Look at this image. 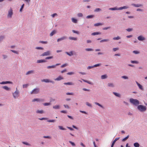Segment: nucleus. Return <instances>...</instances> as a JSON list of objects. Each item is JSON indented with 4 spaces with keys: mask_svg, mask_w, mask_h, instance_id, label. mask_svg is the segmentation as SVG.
Wrapping results in <instances>:
<instances>
[{
    "mask_svg": "<svg viewBox=\"0 0 147 147\" xmlns=\"http://www.w3.org/2000/svg\"><path fill=\"white\" fill-rule=\"evenodd\" d=\"M130 102L134 105L137 106L139 104V101L137 99L131 98L129 99Z\"/></svg>",
    "mask_w": 147,
    "mask_h": 147,
    "instance_id": "nucleus-1",
    "label": "nucleus"
},
{
    "mask_svg": "<svg viewBox=\"0 0 147 147\" xmlns=\"http://www.w3.org/2000/svg\"><path fill=\"white\" fill-rule=\"evenodd\" d=\"M138 109L141 112H144L146 110V108L145 106L140 105L138 106Z\"/></svg>",
    "mask_w": 147,
    "mask_h": 147,
    "instance_id": "nucleus-2",
    "label": "nucleus"
},
{
    "mask_svg": "<svg viewBox=\"0 0 147 147\" xmlns=\"http://www.w3.org/2000/svg\"><path fill=\"white\" fill-rule=\"evenodd\" d=\"M40 89L39 88H37L33 89L31 92V94H36L39 93Z\"/></svg>",
    "mask_w": 147,
    "mask_h": 147,
    "instance_id": "nucleus-3",
    "label": "nucleus"
},
{
    "mask_svg": "<svg viewBox=\"0 0 147 147\" xmlns=\"http://www.w3.org/2000/svg\"><path fill=\"white\" fill-rule=\"evenodd\" d=\"M51 52L50 51H47L43 53L40 55L41 56H49L51 55Z\"/></svg>",
    "mask_w": 147,
    "mask_h": 147,
    "instance_id": "nucleus-4",
    "label": "nucleus"
},
{
    "mask_svg": "<svg viewBox=\"0 0 147 147\" xmlns=\"http://www.w3.org/2000/svg\"><path fill=\"white\" fill-rule=\"evenodd\" d=\"M19 94V91L17 90V88L16 91L14 92L13 93V95L14 98L15 99L18 96V95Z\"/></svg>",
    "mask_w": 147,
    "mask_h": 147,
    "instance_id": "nucleus-5",
    "label": "nucleus"
},
{
    "mask_svg": "<svg viewBox=\"0 0 147 147\" xmlns=\"http://www.w3.org/2000/svg\"><path fill=\"white\" fill-rule=\"evenodd\" d=\"M67 37L66 36H63L62 37L58 38L57 40V42H59L62 41L63 40L67 39Z\"/></svg>",
    "mask_w": 147,
    "mask_h": 147,
    "instance_id": "nucleus-6",
    "label": "nucleus"
},
{
    "mask_svg": "<svg viewBox=\"0 0 147 147\" xmlns=\"http://www.w3.org/2000/svg\"><path fill=\"white\" fill-rule=\"evenodd\" d=\"M13 14V10L11 8L8 11V13L7 15V17L11 18Z\"/></svg>",
    "mask_w": 147,
    "mask_h": 147,
    "instance_id": "nucleus-7",
    "label": "nucleus"
},
{
    "mask_svg": "<svg viewBox=\"0 0 147 147\" xmlns=\"http://www.w3.org/2000/svg\"><path fill=\"white\" fill-rule=\"evenodd\" d=\"M42 82H45L47 83L51 82L53 84L54 83V82L53 81H50L48 79H44L41 80Z\"/></svg>",
    "mask_w": 147,
    "mask_h": 147,
    "instance_id": "nucleus-8",
    "label": "nucleus"
},
{
    "mask_svg": "<svg viewBox=\"0 0 147 147\" xmlns=\"http://www.w3.org/2000/svg\"><path fill=\"white\" fill-rule=\"evenodd\" d=\"M138 39L140 41H142L145 40L146 38L142 35H140L138 37Z\"/></svg>",
    "mask_w": 147,
    "mask_h": 147,
    "instance_id": "nucleus-9",
    "label": "nucleus"
},
{
    "mask_svg": "<svg viewBox=\"0 0 147 147\" xmlns=\"http://www.w3.org/2000/svg\"><path fill=\"white\" fill-rule=\"evenodd\" d=\"M47 62V61L45 59H40L37 60V63H45Z\"/></svg>",
    "mask_w": 147,
    "mask_h": 147,
    "instance_id": "nucleus-10",
    "label": "nucleus"
},
{
    "mask_svg": "<svg viewBox=\"0 0 147 147\" xmlns=\"http://www.w3.org/2000/svg\"><path fill=\"white\" fill-rule=\"evenodd\" d=\"M119 138V137L116 138L114 140L113 142L111 145V147H113L114 145L117 141L118 140Z\"/></svg>",
    "mask_w": 147,
    "mask_h": 147,
    "instance_id": "nucleus-11",
    "label": "nucleus"
},
{
    "mask_svg": "<svg viewBox=\"0 0 147 147\" xmlns=\"http://www.w3.org/2000/svg\"><path fill=\"white\" fill-rule=\"evenodd\" d=\"M131 5L136 7H139L143 6V5L142 4H135L134 3H132Z\"/></svg>",
    "mask_w": 147,
    "mask_h": 147,
    "instance_id": "nucleus-12",
    "label": "nucleus"
},
{
    "mask_svg": "<svg viewBox=\"0 0 147 147\" xmlns=\"http://www.w3.org/2000/svg\"><path fill=\"white\" fill-rule=\"evenodd\" d=\"M129 7L128 6H125L118 8H117V10H121L124 9H127Z\"/></svg>",
    "mask_w": 147,
    "mask_h": 147,
    "instance_id": "nucleus-13",
    "label": "nucleus"
},
{
    "mask_svg": "<svg viewBox=\"0 0 147 147\" xmlns=\"http://www.w3.org/2000/svg\"><path fill=\"white\" fill-rule=\"evenodd\" d=\"M63 78L61 76H60L58 77L55 79V80L56 81H60L61 80H63Z\"/></svg>",
    "mask_w": 147,
    "mask_h": 147,
    "instance_id": "nucleus-14",
    "label": "nucleus"
},
{
    "mask_svg": "<svg viewBox=\"0 0 147 147\" xmlns=\"http://www.w3.org/2000/svg\"><path fill=\"white\" fill-rule=\"evenodd\" d=\"M65 53L70 56H71L73 55V51H71L70 52H66Z\"/></svg>",
    "mask_w": 147,
    "mask_h": 147,
    "instance_id": "nucleus-15",
    "label": "nucleus"
},
{
    "mask_svg": "<svg viewBox=\"0 0 147 147\" xmlns=\"http://www.w3.org/2000/svg\"><path fill=\"white\" fill-rule=\"evenodd\" d=\"M57 32V31L56 30H54L50 34V36H52L55 34H56Z\"/></svg>",
    "mask_w": 147,
    "mask_h": 147,
    "instance_id": "nucleus-16",
    "label": "nucleus"
},
{
    "mask_svg": "<svg viewBox=\"0 0 147 147\" xmlns=\"http://www.w3.org/2000/svg\"><path fill=\"white\" fill-rule=\"evenodd\" d=\"M101 34V33L100 32H94L92 33L91 34V35L93 36H95L96 35H99Z\"/></svg>",
    "mask_w": 147,
    "mask_h": 147,
    "instance_id": "nucleus-17",
    "label": "nucleus"
},
{
    "mask_svg": "<svg viewBox=\"0 0 147 147\" xmlns=\"http://www.w3.org/2000/svg\"><path fill=\"white\" fill-rule=\"evenodd\" d=\"M108 86L109 87L114 88L115 85L113 83H109L107 84Z\"/></svg>",
    "mask_w": 147,
    "mask_h": 147,
    "instance_id": "nucleus-18",
    "label": "nucleus"
},
{
    "mask_svg": "<svg viewBox=\"0 0 147 147\" xmlns=\"http://www.w3.org/2000/svg\"><path fill=\"white\" fill-rule=\"evenodd\" d=\"M2 88L7 91H9L10 90V88H9L7 86H3Z\"/></svg>",
    "mask_w": 147,
    "mask_h": 147,
    "instance_id": "nucleus-19",
    "label": "nucleus"
},
{
    "mask_svg": "<svg viewBox=\"0 0 147 147\" xmlns=\"http://www.w3.org/2000/svg\"><path fill=\"white\" fill-rule=\"evenodd\" d=\"M113 94L116 96H117L119 98L121 97V95L119 93L116 92H113Z\"/></svg>",
    "mask_w": 147,
    "mask_h": 147,
    "instance_id": "nucleus-20",
    "label": "nucleus"
},
{
    "mask_svg": "<svg viewBox=\"0 0 147 147\" xmlns=\"http://www.w3.org/2000/svg\"><path fill=\"white\" fill-rule=\"evenodd\" d=\"M107 78V76L106 74L102 75L101 78L102 79H106Z\"/></svg>",
    "mask_w": 147,
    "mask_h": 147,
    "instance_id": "nucleus-21",
    "label": "nucleus"
},
{
    "mask_svg": "<svg viewBox=\"0 0 147 147\" xmlns=\"http://www.w3.org/2000/svg\"><path fill=\"white\" fill-rule=\"evenodd\" d=\"M94 104H96V105H97L98 106H99L100 107L102 108L103 109H104V107L103 106H102V105H101L100 104H99V103H98L97 102H95Z\"/></svg>",
    "mask_w": 147,
    "mask_h": 147,
    "instance_id": "nucleus-22",
    "label": "nucleus"
},
{
    "mask_svg": "<svg viewBox=\"0 0 147 147\" xmlns=\"http://www.w3.org/2000/svg\"><path fill=\"white\" fill-rule=\"evenodd\" d=\"M63 84L65 85H74V84L72 82H67V83L65 82V83H64Z\"/></svg>",
    "mask_w": 147,
    "mask_h": 147,
    "instance_id": "nucleus-23",
    "label": "nucleus"
},
{
    "mask_svg": "<svg viewBox=\"0 0 147 147\" xmlns=\"http://www.w3.org/2000/svg\"><path fill=\"white\" fill-rule=\"evenodd\" d=\"M34 71L33 70H31L28 71L26 73V75H28L29 74H31L34 73Z\"/></svg>",
    "mask_w": 147,
    "mask_h": 147,
    "instance_id": "nucleus-24",
    "label": "nucleus"
},
{
    "mask_svg": "<svg viewBox=\"0 0 147 147\" xmlns=\"http://www.w3.org/2000/svg\"><path fill=\"white\" fill-rule=\"evenodd\" d=\"M36 113H37L42 114L44 113V111L43 110H38L36 111Z\"/></svg>",
    "mask_w": 147,
    "mask_h": 147,
    "instance_id": "nucleus-25",
    "label": "nucleus"
},
{
    "mask_svg": "<svg viewBox=\"0 0 147 147\" xmlns=\"http://www.w3.org/2000/svg\"><path fill=\"white\" fill-rule=\"evenodd\" d=\"M55 68V66L54 65H53L51 66H47V68L48 69H52V68Z\"/></svg>",
    "mask_w": 147,
    "mask_h": 147,
    "instance_id": "nucleus-26",
    "label": "nucleus"
},
{
    "mask_svg": "<svg viewBox=\"0 0 147 147\" xmlns=\"http://www.w3.org/2000/svg\"><path fill=\"white\" fill-rule=\"evenodd\" d=\"M60 108V106L59 105H55L53 106V108L55 109H59Z\"/></svg>",
    "mask_w": 147,
    "mask_h": 147,
    "instance_id": "nucleus-27",
    "label": "nucleus"
},
{
    "mask_svg": "<svg viewBox=\"0 0 147 147\" xmlns=\"http://www.w3.org/2000/svg\"><path fill=\"white\" fill-rule=\"evenodd\" d=\"M103 25V24L100 23H98L96 24H94V26H101Z\"/></svg>",
    "mask_w": 147,
    "mask_h": 147,
    "instance_id": "nucleus-28",
    "label": "nucleus"
},
{
    "mask_svg": "<svg viewBox=\"0 0 147 147\" xmlns=\"http://www.w3.org/2000/svg\"><path fill=\"white\" fill-rule=\"evenodd\" d=\"M94 16V15H91L87 16L86 17V18L87 19H90L93 18Z\"/></svg>",
    "mask_w": 147,
    "mask_h": 147,
    "instance_id": "nucleus-29",
    "label": "nucleus"
},
{
    "mask_svg": "<svg viewBox=\"0 0 147 147\" xmlns=\"http://www.w3.org/2000/svg\"><path fill=\"white\" fill-rule=\"evenodd\" d=\"M84 82H86L88 83V84H92V83L90 81H88L87 80H85L84 79H82Z\"/></svg>",
    "mask_w": 147,
    "mask_h": 147,
    "instance_id": "nucleus-30",
    "label": "nucleus"
},
{
    "mask_svg": "<svg viewBox=\"0 0 147 147\" xmlns=\"http://www.w3.org/2000/svg\"><path fill=\"white\" fill-rule=\"evenodd\" d=\"M71 20L72 22L75 23H76L77 22V20L76 19L74 18H71Z\"/></svg>",
    "mask_w": 147,
    "mask_h": 147,
    "instance_id": "nucleus-31",
    "label": "nucleus"
},
{
    "mask_svg": "<svg viewBox=\"0 0 147 147\" xmlns=\"http://www.w3.org/2000/svg\"><path fill=\"white\" fill-rule=\"evenodd\" d=\"M129 135H128L125 138L123 139L122 140V141L123 142H124V141H125L129 138Z\"/></svg>",
    "mask_w": 147,
    "mask_h": 147,
    "instance_id": "nucleus-32",
    "label": "nucleus"
},
{
    "mask_svg": "<svg viewBox=\"0 0 147 147\" xmlns=\"http://www.w3.org/2000/svg\"><path fill=\"white\" fill-rule=\"evenodd\" d=\"M58 127L60 129L62 130H65L66 129L62 126H58Z\"/></svg>",
    "mask_w": 147,
    "mask_h": 147,
    "instance_id": "nucleus-33",
    "label": "nucleus"
},
{
    "mask_svg": "<svg viewBox=\"0 0 147 147\" xmlns=\"http://www.w3.org/2000/svg\"><path fill=\"white\" fill-rule=\"evenodd\" d=\"M109 41V39H104L101 40L100 41V42L101 43L103 42H108Z\"/></svg>",
    "mask_w": 147,
    "mask_h": 147,
    "instance_id": "nucleus-34",
    "label": "nucleus"
},
{
    "mask_svg": "<svg viewBox=\"0 0 147 147\" xmlns=\"http://www.w3.org/2000/svg\"><path fill=\"white\" fill-rule=\"evenodd\" d=\"M134 145L135 147H139L140 146L138 142H136L134 143Z\"/></svg>",
    "mask_w": 147,
    "mask_h": 147,
    "instance_id": "nucleus-35",
    "label": "nucleus"
},
{
    "mask_svg": "<svg viewBox=\"0 0 147 147\" xmlns=\"http://www.w3.org/2000/svg\"><path fill=\"white\" fill-rule=\"evenodd\" d=\"M130 62H131V63H136V64L139 63V62L137 61L131 60V61Z\"/></svg>",
    "mask_w": 147,
    "mask_h": 147,
    "instance_id": "nucleus-36",
    "label": "nucleus"
},
{
    "mask_svg": "<svg viewBox=\"0 0 147 147\" xmlns=\"http://www.w3.org/2000/svg\"><path fill=\"white\" fill-rule=\"evenodd\" d=\"M69 39L70 40H77V38H76L74 37L71 36L69 37Z\"/></svg>",
    "mask_w": 147,
    "mask_h": 147,
    "instance_id": "nucleus-37",
    "label": "nucleus"
},
{
    "mask_svg": "<svg viewBox=\"0 0 147 147\" xmlns=\"http://www.w3.org/2000/svg\"><path fill=\"white\" fill-rule=\"evenodd\" d=\"M138 87L140 90H144V89L143 88L142 86V85H141L140 84H138Z\"/></svg>",
    "mask_w": 147,
    "mask_h": 147,
    "instance_id": "nucleus-38",
    "label": "nucleus"
},
{
    "mask_svg": "<svg viewBox=\"0 0 147 147\" xmlns=\"http://www.w3.org/2000/svg\"><path fill=\"white\" fill-rule=\"evenodd\" d=\"M109 9V10H117V7H112V8H111Z\"/></svg>",
    "mask_w": 147,
    "mask_h": 147,
    "instance_id": "nucleus-39",
    "label": "nucleus"
},
{
    "mask_svg": "<svg viewBox=\"0 0 147 147\" xmlns=\"http://www.w3.org/2000/svg\"><path fill=\"white\" fill-rule=\"evenodd\" d=\"M120 39H121V38L119 36H117V37H114V38H113V40H118Z\"/></svg>",
    "mask_w": 147,
    "mask_h": 147,
    "instance_id": "nucleus-40",
    "label": "nucleus"
},
{
    "mask_svg": "<svg viewBox=\"0 0 147 147\" xmlns=\"http://www.w3.org/2000/svg\"><path fill=\"white\" fill-rule=\"evenodd\" d=\"M24 4H22V6H21V8L20 9V12H22L23 9V8L24 7Z\"/></svg>",
    "mask_w": 147,
    "mask_h": 147,
    "instance_id": "nucleus-41",
    "label": "nucleus"
},
{
    "mask_svg": "<svg viewBox=\"0 0 147 147\" xmlns=\"http://www.w3.org/2000/svg\"><path fill=\"white\" fill-rule=\"evenodd\" d=\"M53 58V56L47 57L45 58V60H46V59H52Z\"/></svg>",
    "mask_w": 147,
    "mask_h": 147,
    "instance_id": "nucleus-42",
    "label": "nucleus"
},
{
    "mask_svg": "<svg viewBox=\"0 0 147 147\" xmlns=\"http://www.w3.org/2000/svg\"><path fill=\"white\" fill-rule=\"evenodd\" d=\"M85 50L86 51H93V49L91 48H86L85 49Z\"/></svg>",
    "mask_w": 147,
    "mask_h": 147,
    "instance_id": "nucleus-43",
    "label": "nucleus"
},
{
    "mask_svg": "<svg viewBox=\"0 0 147 147\" xmlns=\"http://www.w3.org/2000/svg\"><path fill=\"white\" fill-rule=\"evenodd\" d=\"M43 105L44 106H47L50 105H51V103H50L45 102V103H43Z\"/></svg>",
    "mask_w": 147,
    "mask_h": 147,
    "instance_id": "nucleus-44",
    "label": "nucleus"
},
{
    "mask_svg": "<svg viewBox=\"0 0 147 147\" xmlns=\"http://www.w3.org/2000/svg\"><path fill=\"white\" fill-rule=\"evenodd\" d=\"M101 9L99 8H97L94 10V12H97L101 11Z\"/></svg>",
    "mask_w": 147,
    "mask_h": 147,
    "instance_id": "nucleus-45",
    "label": "nucleus"
},
{
    "mask_svg": "<svg viewBox=\"0 0 147 147\" xmlns=\"http://www.w3.org/2000/svg\"><path fill=\"white\" fill-rule=\"evenodd\" d=\"M77 16L79 17H82L83 16V15L82 13H80L77 14Z\"/></svg>",
    "mask_w": 147,
    "mask_h": 147,
    "instance_id": "nucleus-46",
    "label": "nucleus"
},
{
    "mask_svg": "<svg viewBox=\"0 0 147 147\" xmlns=\"http://www.w3.org/2000/svg\"><path fill=\"white\" fill-rule=\"evenodd\" d=\"M101 65V64L100 63H98L96 64L93 65L94 67H97L100 66Z\"/></svg>",
    "mask_w": 147,
    "mask_h": 147,
    "instance_id": "nucleus-47",
    "label": "nucleus"
},
{
    "mask_svg": "<svg viewBox=\"0 0 147 147\" xmlns=\"http://www.w3.org/2000/svg\"><path fill=\"white\" fill-rule=\"evenodd\" d=\"M22 142L24 144H25L26 145L29 146L30 145V144L29 143H27V142Z\"/></svg>",
    "mask_w": 147,
    "mask_h": 147,
    "instance_id": "nucleus-48",
    "label": "nucleus"
},
{
    "mask_svg": "<svg viewBox=\"0 0 147 147\" xmlns=\"http://www.w3.org/2000/svg\"><path fill=\"white\" fill-rule=\"evenodd\" d=\"M35 49L39 50H43L44 48L43 47H36L35 48Z\"/></svg>",
    "mask_w": 147,
    "mask_h": 147,
    "instance_id": "nucleus-49",
    "label": "nucleus"
},
{
    "mask_svg": "<svg viewBox=\"0 0 147 147\" xmlns=\"http://www.w3.org/2000/svg\"><path fill=\"white\" fill-rule=\"evenodd\" d=\"M39 43H42V44H46L47 43V41H39Z\"/></svg>",
    "mask_w": 147,
    "mask_h": 147,
    "instance_id": "nucleus-50",
    "label": "nucleus"
},
{
    "mask_svg": "<svg viewBox=\"0 0 147 147\" xmlns=\"http://www.w3.org/2000/svg\"><path fill=\"white\" fill-rule=\"evenodd\" d=\"M133 30V28H128L126 29V30L128 32H130L132 31Z\"/></svg>",
    "mask_w": 147,
    "mask_h": 147,
    "instance_id": "nucleus-51",
    "label": "nucleus"
},
{
    "mask_svg": "<svg viewBox=\"0 0 147 147\" xmlns=\"http://www.w3.org/2000/svg\"><path fill=\"white\" fill-rule=\"evenodd\" d=\"M86 104L89 107H92V105L90 104L88 102H86Z\"/></svg>",
    "mask_w": 147,
    "mask_h": 147,
    "instance_id": "nucleus-52",
    "label": "nucleus"
},
{
    "mask_svg": "<svg viewBox=\"0 0 147 147\" xmlns=\"http://www.w3.org/2000/svg\"><path fill=\"white\" fill-rule=\"evenodd\" d=\"M69 143H70L71 144V145L73 146H76V145H75V144L74 142H71V141H69Z\"/></svg>",
    "mask_w": 147,
    "mask_h": 147,
    "instance_id": "nucleus-53",
    "label": "nucleus"
},
{
    "mask_svg": "<svg viewBox=\"0 0 147 147\" xmlns=\"http://www.w3.org/2000/svg\"><path fill=\"white\" fill-rule=\"evenodd\" d=\"M121 78H122L125 79H128V77L126 76H122Z\"/></svg>",
    "mask_w": 147,
    "mask_h": 147,
    "instance_id": "nucleus-54",
    "label": "nucleus"
},
{
    "mask_svg": "<svg viewBox=\"0 0 147 147\" xmlns=\"http://www.w3.org/2000/svg\"><path fill=\"white\" fill-rule=\"evenodd\" d=\"M72 32L73 33L77 34H79V32L78 31H76L75 30H72Z\"/></svg>",
    "mask_w": 147,
    "mask_h": 147,
    "instance_id": "nucleus-55",
    "label": "nucleus"
},
{
    "mask_svg": "<svg viewBox=\"0 0 147 147\" xmlns=\"http://www.w3.org/2000/svg\"><path fill=\"white\" fill-rule=\"evenodd\" d=\"M133 53L135 54H137L140 53L139 52L136 51H133Z\"/></svg>",
    "mask_w": 147,
    "mask_h": 147,
    "instance_id": "nucleus-56",
    "label": "nucleus"
},
{
    "mask_svg": "<svg viewBox=\"0 0 147 147\" xmlns=\"http://www.w3.org/2000/svg\"><path fill=\"white\" fill-rule=\"evenodd\" d=\"M11 51H12V52L16 54H19L18 52L17 51L14 50H11Z\"/></svg>",
    "mask_w": 147,
    "mask_h": 147,
    "instance_id": "nucleus-57",
    "label": "nucleus"
},
{
    "mask_svg": "<svg viewBox=\"0 0 147 147\" xmlns=\"http://www.w3.org/2000/svg\"><path fill=\"white\" fill-rule=\"evenodd\" d=\"M51 16L53 18H54L55 16H57V13H54L53 14H52L51 15Z\"/></svg>",
    "mask_w": 147,
    "mask_h": 147,
    "instance_id": "nucleus-58",
    "label": "nucleus"
},
{
    "mask_svg": "<svg viewBox=\"0 0 147 147\" xmlns=\"http://www.w3.org/2000/svg\"><path fill=\"white\" fill-rule=\"evenodd\" d=\"M47 121L49 122H54L55 121L54 120H48Z\"/></svg>",
    "mask_w": 147,
    "mask_h": 147,
    "instance_id": "nucleus-59",
    "label": "nucleus"
},
{
    "mask_svg": "<svg viewBox=\"0 0 147 147\" xmlns=\"http://www.w3.org/2000/svg\"><path fill=\"white\" fill-rule=\"evenodd\" d=\"M119 49V48H113V51H116L118 50Z\"/></svg>",
    "mask_w": 147,
    "mask_h": 147,
    "instance_id": "nucleus-60",
    "label": "nucleus"
},
{
    "mask_svg": "<svg viewBox=\"0 0 147 147\" xmlns=\"http://www.w3.org/2000/svg\"><path fill=\"white\" fill-rule=\"evenodd\" d=\"M67 65V63L64 64H63V65H61V68H63V67H65V66H66Z\"/></svg>",
    "mask_w": 147,
    "mask_h": 147,
    "instance_id": "nucleus-61",
    "label": "nucleus"
},
{
    "mask_svg": "<svg viewBox=\"0 0 147 147\" xmlns=\"http://www.w3.org/2000/svg\"><path fill=\"white\" fill-rule=\"evenodd\" d=\"M44 99H39L38 98V102H44Z\"/></svg>",
    "mask_w": 147,
    "mask_h": 147,
    "instance_id": "nucleus-62",
    "label": "nucleus"
},
{
    "mask_svg": "<svg viewBox=\"0 0 147 147\" xmlns=\"http://www.w3.org/2000/svg\"><path fill=\"white\" fill-rule=\"evenodd\" d=\"M44 138H48V139H51V137L49 136H44L43 137Z\"/></svg>",
    "mask_w": 147,
    "mask_h": 147,
    "instance_id": "nucleus-63",
    "label": "nucleus"
},
{
    "mask_svg": "<svg viewBox=\"0 0 147 147\" xmlns=\"http://www.w3.org/2000/svg\"><path fill=\"white\" fill-rule=\"evenodd\" d=\"M63 106L65 107V108H67V109H69V108H70L69 106L67 105H64Z\"/></svg>",
    "mask_w": 147,
    "mask_h": 147,
    "instance_id": "nucleus-64",
    "label": "nucleus"
}]
</instances>
